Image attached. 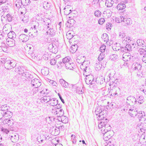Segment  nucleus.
<instances>
[{
    "label": "nucleus",
    "mask_w": 146,
    "mask_h": 146,
    "mask_svg": "<svg viewBox=\"0 0 146 146\" xmlns=\"http://www.w3.org/2000/svg\"><path fill=\"white\" fill-rule=\"evenodd\" d=\"M57 119L59 121H61L63 123H66L68 122V118L63 115L61 117H58Z\"/></svg>",
    "instance_id": "nucleus-16"
},
{
    "label": "nucleus",
    "mask_w": 146,
    "mask_h": 146,
    "mask_svg": "<svg viewBox=\"0 0 146 146\" xmlns=\"http://www.w3.org/2000/svg\"><path fill=\"white\" fill-rule=\"evenodd\" d=\"M71 58L69 56L65 57L62 59V61H60L57 64V68H61L65 66V65L70 61Z\"/></svg>",
    "instance_id": "nucleus-2"
},
{
    "label": "nucleus",
    "mask_w": 146,
    "mask_h": 146,
    "mask_svg": "<svg viewBox=\"0 0 146 146\" xmlns=\"http://www.w3.org/2000/svg\"><path fill=\"white\" fill-rule=\"evenodd\" d=\"M136 72H137V75L138 76L140 77H141L143 76V75L142 74V72L141 70V69L140 71L139 70H138L136 71Z\"/></svg>",
    "instance_id": "nucleus-51"
},
{
    "label": "nucleus",
    "mask_w": 146,
    "mask_h": 146,
    "mask_svg": "<svg viewBox=\"0 0 146 146\" xmlns=\"http://www.w3.org/2000/svg\"><path fill=\"white\" fill-rule=\"evenodd\" d=\"M121 21L123 22V24L124 26L129 25L132 23L131 20L130 18H125L123 16H120Z\"/></svg>",
    "instance_id": "nucleus-5"
},
{
    "label": "nucleus",
    "mask_w": 146,
    "mask_h": 146,
    "mask_svg": "<svg viewBox=\"0 0 146 146\" xmlns=\"http://www.w3.org/2000/svg\"><path fill=\"white\" fill-rule=\"evenodd\" d=\"M73 19H71L70 20H69L68 21V22L66 25H67V27H70L72 26V23H71L70 22L71 21H73Z\"/></svg>",
    "instance_id": "nucleus-59"
},
{
    "label": "nucleus",
    "mask_w": 146,
    "mask_h": 146,
    "mask_svg": "<svg viewBox=\"0 0 146 146\" xmlns=\"http://www.w3.org/2000/svg\"><path fill=\"white\" fill-rule=\"evenodd\" d=\"M5 124H7L9 126L11 127L14 124V121L12 119L6 118L5 121H4Z\"/></svg>",
    "instance_id": "nucleus-24"
},
{
    "label": "nucleus",
    "mask_w": 146,
    "mask_h": 146,
    "mask_svg": "<svg viewBox=\"0 0 146 146\" xmlns=\"http://www.w3.org/2000/svg\"><path fill=\"white\" fill-rule=\"evenodd\" d=\"M39 87L35 86V88L33 89L32 91L34 94H36L39 92Z\"/></svg>",
    "instance_id": "nucleus-50"
},
{
    "label": "nucleus",
    "mask_w": 146,
    "mask_h": 146,
    "mask_svg": "<svg viewBox=\"0 0 146 146\" xmlns=\"http://www.w3.org/2000/svg\"><path fill=\"white\" fill-rule=\"evenodd\" d=\"M21 0H16L15 2V5L16 7L18 8L20 10H21L20 9H23L24 10H26V9L24 7H21L22 5L21 4Z\"/></svg>",
    "instance_id": "nucleus-22"
},
{
    "label": "nucleus",
    "mask_w": 146,
    "mask_h": 146,
    "mask_svg": "<svg viewBox=\"0 0 146 146\" xmlns=\"http://www.w3.org/2000/svg\"><path fill=\"white\" fill-rule=\"evenodd\" d=\"M101 14V12L99 10L96 11L94 13V15L97 17H100Z\"/></svg>",
    "instance_id": "nucleus-45"
},
{
    "label": "nucleus",
    "mask_w": 146,
    "mask_h": 146,
    "mask_svg": "<svg viewBox=\"0 0 146 146\" xmlns=\"http://www.w3.org/2000/svg\"><path fill=\"white\" fill-rule=\"evenodd\" d=\"M130 54H128V55H126L127 61H132L134 59L133 56H131L130 55Z\"/></svg>",
    "instance_id": "nucleus-42"
},
{
    "label": "nucleus",
    "mask_w": 146,
    "mask_h": 146,
    "mask_svg": "<svg viewBox=\"0 0 146 146\" xmlns=\"http://www.w3.org/2000/svg\"><path fill=\"white\" fill-rule=\"evenodd\" d=\"M122 40H123V42L124 44H125L126 42V44L129 43V42L131 40V37L127 36H126L122 39Z\"/></svg>",
    "instance_id": "nucleus-30"
},
{
    "label": "nucleus",
    "mask_w": 146,
    "mask_h": 146,
    "mask_svg": "<svg viewBox=\"0 0 146 146\" xmlns=\"http://www.w3.org/2000/svg\"><path fill=\"white\" fill-rule=\"evenodd\" d=\"M102 38L104 42L107 41V42L109 40L108 36L106 33L103 34L102 35Z\"/></svg>",
    "instance_id": "nucleus-36"
},
{
    "label": "nucleus",
    "mask_w": 146,
    "mask_h": 146,
    "mask_svg": "<svg viewBox=\"0 0 146 146\" xmlns=\"http://www.w3.org/2000/svg\"><path fill=\"white\" fill-rule=\"evenodd\" d=\"M31 84L33 86H35L36 87H39L41 85V84L40 82H39V80L35 78L31 81Z\"/></svg>",
    "instance_id": "nucleus-17"
},
{
    "label": "nucleus",
    "mask_w": 146,
    "mask_h": 146,
    "mask_svg": "<svg viewBox=\"0 0 146 146\" xmlns=\"http://www.w3.org/2000/svg\"><path fill=\"white\" fill-rule=\"evenodd\" d=\"M29 36L24 34L20 35L19 36V39L20 41L23 42H26L29 39Z\"/></svg>",
    "instance_id": "nucleus-11"
},
{
    "label": "nucleus",
    "mask_w": 146,
    "mask_h": 146,
    "mask_svg": "<svg viewBox=\"0 0 146 146\" xmlns=\"http://www.w3.org/2000/svg\"><path fill=\"white\" fill-rule=\"evenodd\" d=\"M1 131L6 134H8L9 132V129L4 128L3 127L1 128Z\"/></svg>",
    "instance_id": "nucleus-57"
},
{
    "label": "nucleus",
    "mask_w": 146,
    "mask_h": 146,
    "mask_svg": "<svg viewBox=\"0 0 146 146\" xmlns=\"http://www.w3.org/2000/svg\"><path fill=\"white\" fill-rule=\"evenodd\" d=\"M85 63L84 64V62H83L80 66L81 68L83 70V75L84 76H87V75H91L92 71L90 70V68L85 65Z\"/></svg>",
    "instance_id": "nucleus-4"
},
{
    "label": "nucleus",
    "mask_w": 146,
    "mask_h": 146,
    "mask_svg": "<svg viewBox=\"0 0 146 146\" xmlns=\"http://www.w3.org/2000/svg\"><path fill=\"white\" fill-rule=\"evenodd\" d=\"M120 90L118 87H114L111 89V95L113 96H115L116 95H118V94H120Z\"/></svg>",
    "instance_id": "nucleus-10"
},
{
    "label": "nucleus",
    "mask_w": 146,
    "mask_h": 146,
    "mask_svg": "<svg viewBox=\"0 0 146 146\" xmlns=\"http://www.w3.org/2000/svg\"><path fill=\"white\" fill-rule=\"evenodd\" d=\"M58 129L57 130V131L60 132V130H61V131H64V129H65L64 126V125H60L59 126H58Z\"/></svg>",
    "instance_id": "nucleus-52"
},
{
    "label": "nucleus",
    "mask_w": 146,
    "mask_h": 146,
    "mask_svg": "<svg viewBox=\"0 0 146 146\" xmlns=\"http://www.w3.org/2000/svg\"><path fill=\"white\" fill-rule=\"evenodd\" d=\"M49 98V100L47 101V102H48V104L52 106H55L57 105L58 104V100L56 98H54L51 99L50 97H48Z\"/></svg>",
    "instance_id": "nucleus-8"
},
{
    "label": "nucleus",
    "mask_w": 146,
    "mask_h": 146,
    "mask_svg": "<svg viewBox=\"0 0 146 146\" xmlns=\"http://www.w3.org/2000/svg\"><path fill=\"white\" fill-rule=\"evenodd\" d=\"M29 74L30 73H29V72H26V70H25V71L21 74L22 76H24L26 78L27 76L29 75Z\"/></svg>",
    "instance_id": "nucleus-55"
},
{
    "label": "nucleus",
    "mask_w": 146,
    "mask_h": 146,
    "mask_svg": "<svg viewBox=\"0 0 146 146\" xmlns=\"http://www.w3.org/2000/svg\"><path fill=\"white\" fill-rule=\"evenodd\" d=\"M110 132H108L106 133H102V134H103V139L105 141H107L109 140L112 137V135L110 134Z\"/></svg>",
    "instance_id": "nucleus-20"
},
{
    "label": "nucleus",
    "mask_w": 146,
    "mask_h": 146,
    "mask_svg": "<svg viewBox=\"0 0 146 146\" xmlns=\"http://www.w3.org/2000/svg\"><path fill=\"white\" fill-rule=\"evenodd\" d=\"M48 49L50 52L52 53H56L58 51L57 47L52 44H50L49 45Z\"/></svg>",
    "instance_id": "nucleus-9"
},
{
    "label": "nucleus",
    "mask_w": 146,
    "mask_h": 146,
    "mask_svg": "<svg viewBox=\"0 0 146 146\" xmlns=\"http://www.w3.org/2000/svg\"><path fill=\"white\" fill-rule=\"evenodd\" d=\"M142 65L140 63L138 62H134L132 65V70L134 71L140 70L141 69Z\"/></svg>",
    "instance_id": "nucleus-7"
},
{
    "label": "nucleus",
    "mask_w": 146,
    "mask_h": 146,
    "mask_svg": "<svg viewBox=\"0 0 146 146\" xmlns=\"http://www.w3.org/2000/svg\"><path fill=\"white\" fill-rule=\"evenodd\" d=\"M112 26V24L111 23H108L106 24V28L107 29H111V27Z\"/></svg>",
    "instance_id": "nucleus-62"
},
{
    "label": "nucleus",
    "mask_w": 146,
    "mask_h": 146,
    "mask_svg": "<svg viewBox=\"0 0 146 146\" xmlns=\"http://www.w3.org/2000/svg\"><path fill=\"white\" fill-rule=\"evenodd\" d=\"M59 82L61 84V86L63 87L67 88L69 86V83L66 82L63 79H61L59 80Z\"/></svg>",
    "instance_id": "nucleus-23"
},
{
    "label": "nucleus",
    "mask_w": 146,
    "mask_h": 146,
    "mask_svg": "<svg viewBox=\"0 0 146 146\" xmlns=\"http://www.w3.org/2000/svg\"><path fill=\"white\" fill-rule=\"evenodd\" d=\"M126 7L125 4L123 5L121 4H118L117 6V9L118 10V12L121 14H123L124 12L125 11V9Z\"/></svg>",
    "instance_id": "nucleus-6"
},
{
    "label": "nucleus",
    "mask_w": 146,
    "mask_h": 146,
    "mask_svg": "<svg viewBox=\"0 0 146 146\" xmlns=\"http://www.w3.org/2000/svg\"><path fill=\"white\" fill-rule=\"evenodd\" d=\"M51 4L50 3L45 1L43 3V7L46 9H49L50 7Z\"/></svg>",
    "instance_id": "nucleus-28"
},
{
    "label": "nucleus",
    "mask_w": 146,
    "mask_h": 146,
    "mask_svg": "<svg viewBox=\"0 0 146 146\" xmlns=\"http://www.w3.org/2000/svg\"><path fill=\"white\" fill-rule=\"evenodd\" d=\"M78 46L76 44L72 45L71 46V49L73 50V52H75L78 49Z\"/></svg>",
    "instance_id": "nucleus-47"
},
{
    "label": "nucleus",
    "mask_w": 146,
    "mask_h": 146,
    "mask_svg": "<svg viewBox=\"0 0 146 146\" xmlns=\"http://www.w3.org/2000/svg\"><path fill=\"white\" fill-rule=\"evenodd\" d=\"M31 3L30 0H21V4L26 6L29 5Z\"/></svg>",
    "instance_id": "nucleus-31"
},
{
    "label": "nucleus",
    "mask_w": 146,
    "mask_h": 146,
    "mask_svg": "<svg viewBox=\"0 0 146 146\" xmlns=\"http://www.w3.org/2000/svg\"><path fill=\"white\" fill-rule=\"evenodd\" d=\"M33 78V76L32 75L29 74V75H28L26 78L29 80H31Z\"/></svg>",
    "instance_id": "nucleus-64"
},
{
    "label": "nucleus",
    "mask_w": 146,
    "mask_h": 146,
    "mask_svg": "<svg viewBox=\"0 0 146 146\" xmlns=\"http://www.w3.org/2000/svg\"><path fill=\"white\" fill-rule=\"evenodd\" d=\"M47 35H50L51 36H54L55 34V31L53 29H49L47 31Z\"/></svg>",
    "instance_id": "nucleus-27"
},
{
    "label": "nucleus",
    "mask_w": 146,
    "mask_h": 146,
    "mask_svg": "<svg viewBox=\"0 0 146 146\" xmlns=\"http://www.w3.org/2000/svg\"><path fill=\"white\" fill-rule=\"evenodd\" d=\"M16 64V62L13 60H5L4 63V66L5 68L9 69L15 67Z\"/></svg>",
    "instance_id": "nucleus-1"
},
{
    "label": "nucleus",
    "mask_w": 146,
    "mask_h": 146,
    "mask_svg": "<svg viewBox=\"0 0 146 146\" xmlns=\"http://www.w3.org/2000/svg\"><path fill=\"white\" fill-rule=\"evenodd\" d=\"M55 115H57V117H61L64 114V111L62 109H57L54 113Z\"/></svg>",
    "instance_id": "nucleus-21"
},
{
    "label": "nucleus",
    "mask_w": 146,
    "mask_h": 146,
    "mask_svg": "<svg viewBox=\"0 0 146 146\" xmlns=\"http://www.w3.org/2000/svg\"><path fill=\"white\" fill-rule=\"evenodd\" d=\"M3 117H8L10 119L12 117L13 115V113L8 110L6 111H3Z\"/></svg>",
    "instance_id": "nucleus-19"
},
{
    "label": "nucleus",
    "mask_w": 146,
    "mask_h": 146,
    "mask_svg": "<svg viewBox=\"0 0 146 146\" xmlns=\"http://www.w3.org/2000/svg\"><path fill=\"white\" fill-rule=\"evenodd\" d=\"M6 20L9 22H11L12 21L13 17L10 14H8L6 15Z\"/></svg>",
    "instance_id": "nucleus-40"
},
{
    "label": "nucleus",
    "mask_w": 146,
    "mask_h": 146,
    "mask_svg": "<svg viewBox=\"0 0 146 146\" xmlns=\"http://www.w3.org/2000/svg\"><path fill=\"white\" fill-rule=\"evenodd\" d=\"M41 72L44 75H47L49 73V71L47 68H44L42 69Z\"/></svg>",
    "instance_id": "nucleus-38"
},
{
    "label": "nucleus",
    "mask_w": 146,
    "mask_h": 146,
    "mask_svg": "<svg viewBox=\"0 0 146 146\" xmlns=\"http://www.w3.org/2000/svg\"><path fill=\"white\" fill-rule=\"evenodd\" d=\"M100 120H102L100 121V122L102 123V126H103V127L105 126L104 125H106L109 121L108 120L107 118H105V120H103V119H101Z\"/></svg>",
    "instance_id": "nucleus-43"
},
{
    "label": "nucleus",
    "mask_w": 146,
    "mask_h": 146,
    "mask_svg": "<svg viewBox=\"0 0 146 146\" xmlns=\"http://www.w3.org/2000/svg\"><path fill=\"white\" fill-rule=\"evenodd\" d=\"M104 54L103 52L101 53L98 58V60L101 61L104 58Z\"/></svg>",
    "instance_id": "nucleus-44"
},
{
    "label": "nucleus",
    "mask_w": 146,
    "mask_h": 146,
    "mask_svg": "<svg viewBox=\"0 0 146 146\" xmlns=\"http://www.w3.org/2000/svg\"><path fill=\"white\" fill-rule=\"evenodd\" d=\"M105 21V19L103 18H101L98 21V23L100 25H102Z\"/></svg>",
    "instance_id": "nucleus-58"
},
{
    "label": "nucleus",
    "mask_w": 146,
    "mask_h": 146,
    "mask_svg": "<svg viewBox=\"0 0 146 146\" xmlns=\"http://www.w3.org/2000/svg\"><path fill=\"white\" fill-rule=\"evenodd\" d=\"M138 53L141 55H146V49H144L143 48H140L138 50Z\"/></svg>",
    "instance_id": "nucleus-35"
},
{
    "label": "nucleus",
    "mask_w": 146,
    "mask_h": 146,
    "mask_svg": "<svg viewBox=\"0 0 146 146\" xmlns=\"http://www.w3.org/2000/svg\"><path fill=\"white\" fill-rule=\"evenodd\" d=\"M125 47V49L127 50V52L128 51L130 52L132 50L131 45L128 43L126 44V45Z\"/></svg>",
    "instance_id": "nucleus-39"
},
{
    "label": "nucleus",
    "mask_w": 146,
    "mask_h": 146,
    "mask_svg": "<svg viewBox=\"0 0 146 146\" xmlns=\"http://www.w3.org/2000/svg\"><path fill=\"white\" fill-rule=\"evenodd\" d=\"M108 111L106 110H105L104 108H103L102 112L100 113V115H98V117H99L98 119H103L104 120V118L107 116V115Z\"/></svg>",
    "instance_id": "nucleus-14"
},
{
    "label": "nucleus",
    "mask_w": 146,
    "mask_h": 146,
    "mask_svg": "<svg viewBox=\"0 0 146 146\" xmlns=\"http://www.w3.org/2000/svg\"><path fill=\"white\" fill-rule=\"evenodd\" d=\"M137 43L138 46H142V47L146 46L145 41L141 39L137 40Z\"/></svg>",
    "instance_id": "nucleus-25"
},
{
    "label": "nucleus",
    "mask_w": 146,
    "mask_h": 146,
    "mask_svg": "<svg viewBox=\"0 0 146 146\" xmlns=\"http://www.w3.org/2000/svg\"><path fill=\"white\" fill-rule=\"evenodd\" d=\"M64 9L66 10L65 11H64V13L65 15H67L69 14L70 13V12H68V11H69V9L68 7H67V8L65 7Z\"/></svg>",
    "instance_id": "nucleus-61"
},
{
    "label": "nucleus",
    "mask_w": 146,
    "mask_h": 146,
    "mask_svg": "<svg viewBox=\"0 0 146 146\" xmlns=\"http://www.w3.org/2000/svg\"><path fill=\"white\" fill-rule=\"evenodd\" d=\"M72 141L73 143L75 144L76 143V139H75V136L74 135H72L71 136Z\"/></svg>",
    "instance_id": "nucleus-56"
},
{
    "label": "nucleus",
    "mask_w": 146,
    "mask_h": 146,
    "mask_svg": "<svg viewBox=\"0 0 146 146\" xmlns=\"http://www.w3.org/2000/svg\"><path fill=\"white\" fill-rule=\"evenodd\" d=\"M102 108V107H98L96 108L95 110V113L97 115H98V111L99 110H100Z\"/></svg>",
    "instance_id": "nucleus-60"
},
{
    "label": "nucleus",
    "mask_w": 146,
    "mask_h": 146,
    "mask_svg": "<svg viewBox=\"0 0 146 146\" xmlns=\"http://www.w3.org/2000/svg\"><path fill=\"white\" fill-rule=\"evenodd\" d=\"M15 40L14 39L10 40V41H8L7 44L10 47H13L15 45Z\"/></svg>",
    "instance_id": "nucleus-33"
},
{
    "label": "nucleus",
    "mask_w": 146,
    "mask_h": 146,
    "mask_svg": "<svg viewBox=\"0 0 146 146\" xmlns=\"http://www.w3.org/2000/svg\"><path fill=\"white\" fill-rule=\"evenodd\" d=\"M7 34L5 33L3 31H0V40L3 39L7 36Z\"/></svg>",
    "instance_id": "nucleus-41"
},
{
    "label": "nucleus",
    "mask_w": 146,
    "mask_h": 146,
    "mask_svg": "<svg viewBox=\"0 0 146 146\" xmlns=\"http://www.w3.org/2000/svg\"><path fill=\"white\" fill-rule=\"evenodd\" d=\"M9 107L7 106L6 104L4 105L1 106V111H6L9 110Z\"/></svg>",
    "instance_id": "nucleus-32"
},
{
    "label": "nucleus",
    "mask_w": 146,
    "mask_h": 146,
    "mask_svg": "<svg viewBox=\"0 0 146 146\" xmlns=\"http://www.w3.org/2000/svg\"><path fill=\"white\" fill-rule=\"evenodd\" d=\"M119 35V37H120L121 38H122V39L125 37L126 36L125 33L123 31H122L121 32H120Z\"/></svg>",
    "instance_id": "nucleus-54"
},
{
    "label": "nucleus",
    "mask_w": 146,
    "mask_h": 146,
    "mask_svg": "<svg viewBox=\"0 0 146 146\" xmlns=\"http://www.w3.org/2000/svg\"><path fill=\"white\" fill-rule=\"evenodd\" d=\"M64 66L67 69L73 70L75 68V65L74 63L72 62L71 61H70L65 65Z\"/></svg>",
    "instance_id": "nucleus-15"
},
{
    "label": "nucleus",
    "mask_w": 146,
    "mask_h": 146,
    "mask_svg": "<svg viewBox=\"0 0 146 146\" xmlns=\"http://www.w3.org/2000/svg\"><path fill=\"white\" fill-rule=\"evenodd\" d=\"M56 62V60L54 58H53L51 59L50 63L51 65H55Z\"/></svg>",
    "instance_id": "nucleus-53"
},
{
    "label": "nucleus",
    "mask_w": 146,
    "mask_h": 146,
    "mask_svg": "<svg viewBox=\"0 0 146 146\" xmlns=\"http://www.w3.org/2000/svg\"><path fill=\"white\" fill-rule=\"evenodd\" d=\"M86 76L85 80L87 84L93 85L95 84L96 82V79L94 78L92 75H87V76Z\"/></svg>",
    "instance_id": "nucleus-3"
},
{
    "label": "nucleus",
    "mask_w": 146,
    "mask_h": 146,
    "mask_svg": "<svg viewBox=\"0 0 146 146\" xmlns=\"http://www.w3.org/2000/svg\"><path fill=\"white\" fill-rule=\"evenodd\" d=\"M10 139L13 142H16L19 139V136L18 134H13L10 135Z\"/></svg>",
    "instance_id": "nucleus-18"
},
{
    "label": "nucleus",
    "mask_w": 146,
    "mask_h": 146,
    "mask_svg": "<svg viewBox=\"0 0 146 146\" xmlns=\"http://www.w3.org/2000/svg\"><path fill=\"white\" fill-rule=\"evenodd\" d=\"M105 126H104V128L106 129V130L108 131H110V130L111 128V127L110 125L109 124H108V123L106 125H104Z\"/></svg>",
    "instance_id": "nucleus-46"
},
{
    "label": "nucleus",
    "mask_w": 146,
    "mask_h": 146,
    "mask_svg": "<svg viewBox=\"0 0 146 146\" xmlns=\"http://www.w3.org/2000/svg\"><path fill=\"white\" fill-rule=\"evenodd\" d=\"M114 2L112 0H106V5L108 7H112Z\"/></svg>",
    "instance_id": "nucleus-29"
},
{
    "label": "nucleus",
    "mask_w": 146,
    "mask_h": 146,
    "mask_svg": "<svg viewBox=\"0 0 146 146\" xmlns=\"http://www.w3.org/2000/svg\"><path fill=\"white\" fill-rule=\"evenodd\" d=\"M15 67L16 68L15 69L14 71L19 74H21L25 71L24 69H25L22 66H17L16 65Z\"/></svg>",
    "instance_id": "nucleus-12"
},
{
    "label": "nucleus",
    "mask_w": 146,
    "mask_h": 146,
    "mask_svg": "<svg viewBox=\"0 0 146 146\" xmlns=\"http://www.w3.org/2000/svg\"><path fill=\"white\" fill-rule=\"evenodd\" d=\"M135 100V97L132 96L128 97L127 99L126 103L127 105L130 106L134 105L133 102Z\"/></svg>",
    "instance_id": "nucleus-13"
},
{
    "label": "nucleus",
    "mask_w": 146,
    "mask_h": 146,
    "mask_svg": "<svg viewBox=\"0 0 146 146\" xmlns=\"http://www.w3.org/2000/svg\"><path fill=\"white\" fill-rule=\"evenodd\" d=\"M106 45L103 44L101 46L100 48V50L101 52H104L106 49Z\"/></svg>",
    "instance_id": "nucleus-49"
},
{
    "label": "nucleus",
    "mask_w": 146,
    "mask_h": 146,
    "mask_svg": "<svg viewBox=\"0 0 146 146\" xmlns=\"http://www.w3.org/2000/svg\"><path fill=\"white\" fill-rule=\"evenodd\" d=\"M137 100H138V103L141 104L144 102V98L143 96H139Z\"/></svg>",
    "instance_id": "nucleus-34"
},
{
    "label": "nucleus",
    "mask_w": 146,
    "mask_h": 146,
    "mask_svg": "<svg viewBox=\"0 0 146 146\" xmlns=\"http://www.w3.org/2000/svg\"><path fill=\"white\" fill-rule=\"evenodd\" d=\"M7 36L9 38L12 40L14 38H15L16 35L15 32L13 31H11L7 34Z\"/></svg>",
    "instance_id": "nucleus-26"
},
{
    "label": "nucleus",
    "mask_w": 146,
    "mask_h": 146,
    "mask_svg": "<svg viewBox=\"0 0 146 146\" xmlns=\"http://www.w3.org/2000/svg\"><path fill=\"white\" fill-rule=\"evenodd\" d=\"M102 65L96 63L95 65V68L96 70H100L101 69Z\"/></svg>",
    "instance_id": "nucleus-48"
},
{
    "label": "nucleus",
    "mask_w": 146,
    "mask_h": 146,
    "mask_svg": "<svg viewBox=\"0 0 146 146\" xmlns=\"http://www.w3.org/2000/svg\"><path fill=\"white\" fill-rule=\"evenodd\" d=\"M137 114H138V117L139 119L143 116L146 117V115L145 114V113L143 111H139V112L138 113H137Z\"/></svg>",
    "instance_id": "nucleus-37"
},
{
    "label": "nucleus",
    "mask_w": 146,
    "mask_h": 146,
    "mask_svg": "<svg viewBox=\"0 0 146 146\" xmlns=\"http://www.w3.org/2000/svg\"><path fill=\"white\" fill-rule=\"evenodd\" d=\"M37 139L38 141L39 142H40V141L42 142L43 140L42 136H38Z\"/></svg>",
    "instance_id": "nucleus-63"
}]
</instances>
